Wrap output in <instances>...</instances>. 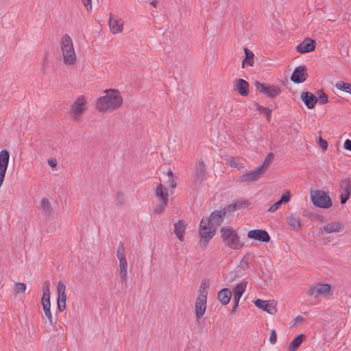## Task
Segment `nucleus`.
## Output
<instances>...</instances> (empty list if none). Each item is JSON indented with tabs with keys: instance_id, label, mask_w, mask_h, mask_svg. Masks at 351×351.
Wrapping results in <instances>:
<instances>
[{
	"instance_id": "f257e3e1",
	"label": "nucleus",
	"mask_w": 351,
	"mask_h": 351,
	"mask_svg": "<svg viewBox=\"0 0 351 351\" xmlns=\"http://www.w3.org/2000/svg\"><path fill=\"white\" fill-rule=\"evenodd\" d=\"M123 104V98L117 89H107L95 101V108L101 113H110L120 109Z\"/></svg>"
},
{
	"instance_id": "f03ea898",
	"label": "nucleus",
	"mask_w": 351,
	"mask_h": 351,
	"mask_svg": "<svg viewBox=\"0 0 351 351\" xmlns=\"http://www.w3.org/2000/svg\"><path fill=\"white\" fill-rule=\"evenodd\" d=\"M221 213L213 212L208 217L203 218L199 224L200 244L206 245L215 234L216 227L221 221Z\"/></svg>"
},
{
	"instance_id": "7ed1b4c3",
	"label": "nucleus",
	"mask_w": 351,
	"mask_h": 351,
	"mask_svg": "<svg viewBox=\"0 0 351 351\" xmlns=\"http://www.w3.org/2000/svg\"><path fill=\"white\" fill-rule=\"evenodd\" d=\"M59 47L63 64L66 66L76 64L77 57L72 38L68 34H63L59 40Z\"/></svg>"
},
{
	"instance_id": "20e7f679",
	"label": "nucleus",
	"mask_w": 351,
	"mask_h": 351,
	"mask_svg": "<svg viewBox=\"0 0 351 351\" xmlns=\"http://www.w3.org/2000/svg\"><path fill=\"white\" fill-rule=\"evenodd\" d=\"M221 237L224 245L232 250H239L244 245V242L232 227H222Z\"/></svg>"
},
{
	"instance_id": "39448f33",
	"label": "nucleus",
	"mask_w": 351,
	"mask_h": 351,
	"mask_svg": "<svg viewBox=\"0 0 351 351\" xmlns=\"http://www.w3.org/2000/svg\"><path fill=\"white\" fill-rule=\"evenodd\" d=\"M198 296L195 302V315L197 320L201 319L206 312L207 304V285L202 283L199 289Z\"/></svg>"
},
{
	"instance_id": "423d86ee",
	"label": "nucleus",
	"mask_w": 351,
	"mask_h": 351,
	"mask_svg": "<svg viewBox=\"0 0 351 351\" xmlns=\"http://www.w3.org/2000/svg\"><path fill=\"white\" fill-rule=\"evenodd\" d=\"M310 199L314 206L322 208H329L332 202L328 193L323 190H312Z\"/></svg>"
},
{
	"instance_id": "0eeeda50",
	"label": "nucleus",
	"mask_w": 351,
	"mask_h": 351,
	"mask_svg": "<svg viewBox=\"0 0 351 351\" xmlns=\"http://www.w3.org/2000/svg\"><path fill=\"white\" fill-rule=\"evenodd\" d=\"M88 108L87 98L84 95L77 96L69 109L70 116L74 119H79Z\"/></svg>"
},
{
	"instance_id": "6e6552de",
	"label": "nucleus",
	"mask_w": 351,
	"mask_h": 351,
	"mask_svg": "<svg viewBox=\"0 0 351 351\" xmlns=\"http://www.w3.org/2000/svg\"><path fill=\"white\" fill-rule=\"evenodd\" d=\"M154 193L159 201V203L154 208V212L161 213L165 210L167 205L168 191L165 186L161 183H158L155 187Z\"/></svg>"
},
{
	"instance_id": "1a4fd4ad",
	"label": "nucleus",
	"mask_w": 351,
	"mask_h": 351,
	"mask_svg": "<svg viewBox=\"0 0 351 351\" xmlns=\"http://www.w3.org/2000/svg\"><path fill=\"white\" fill-rule=\"evenodd\" d=\"M117 257L119 260V274L122 281H126L128 277V265L125 254V249L123 245H119L117 248Z\"/></svg>"
},
{
	"instance_id": "9d476101",
	"label": "nucleus",
	"mask_w": 351,
	"mask_h": 351,
	"mask_svg": "<svg viewBox=\"0 0 351 351\" xmlns=\"http://www.w3.org/2000/svg\"><path fill=\"white\" fill-rule=\"evenodd\" d=\"M263 170L262 167H256L252 171L239 174L237 177V182L240 184H249L256 182L263 176Z\"/></svg>"
},
{
	"instance_id": "9b49d317",
	"label": "nucleus",
	"mask_w": 351,
	"mask_h": 351,
	"mask_svg": "<svg viewBox=\"0 0 351 351\" xmlns=\"http://www.w3.org/2000/svg\"><path fill=\"white\" fill-rule=\"evenodd\" d=\"M249 265L247 261L242 259L240 261L238 265H237L232 270L228 271L226 274V280L228 283L233 282L237 278H241L245 274L246 270L248 269Z\"/></svg>"
},
{
	"instance_id": "f8f14e48",
	"label": "nucleus",
	"mask_w": 351,
	"mask_h": 351,
	"mask_svg": "<svg viewBox=\"0 0 351 351\" xmlns=\"http://www.w3.org/2000/svg\"><path fill=\"white\" fill-rule=\"evenodd\" d=\"M308 295L313 298L328 297L332 294L331 285L329 284L317 283L310 287Z\"/></svg>"
},
{
	"instance_id": "ddd939ff",
	"label": "nucleus",
	"mask_w": 351,
	"mask_h": 351,
	"mask_svg": "<svg viewBox=\"0 0 351 351\" xmlns=\"http://www.w3.org/2000/svg\"><path fill=\"white\" fill-rule=\"evenodd\" d=\"M124 20L116 14H110L108 27L110 32L114 35L123 33L124 30Z\"/></svg>"
},
{
	"instance_id": "4468645a",
	"label": "nucleus",
	"mask_w": 351,
	"mask_h": 351,
	"mask_svg": "<svg viewBox=\"0 0 351 351\" xmlns=\"http://www.w3.org/2000/svg\"><path fill=\"white\" fill-rule=\"evenodd\" d=\"M57 308L60 312H63L66 308L67 297L66 294V285L62 281L57 284Z\"/></svg>"
},
{
	"instance_id": "2eb2a0df",
	"label": "nucleus",
	"mask_w": 351,
	"mask_h": 351,
	"mask_svg": "<svg viewBox=\"0 0 351 351\" xmlns=\"http://www.w3.org/2000/svg\"><path fill=\"white\" fill-rule=\"evenodd\" d=\"M254 305L259 309L267 312L270 315H275L277 311V302L273 300H263L257 299L254 302Z\"/></svg>"
},
{
	"instance_id": "dca6fc26",
	"label": "nucleus",
	"mask_w": 351,
	"mask_h": 351,
	"mask_svg": "<svg viewBox=\"0 0 351 351\" xmlns=\"http://www.w3.org/2000/svg\"><path fill=\"white\" fill-rule=\"evenodd\" d=\"M255 86L258 91L267 97H276L280 93V89L278 87L259 82H255Z\"/></svg>"
},
{
	"instance_id": "f3484780",
	"label": "nucleus",
	"mask_w": 351,
	"mask_h": 351,
	"mask_svg": "<svg viewBox=\"0 0 351 351\" xmlns=\"http://www.w3.org/2000/svg\"><path fill=\"white\" fill-rule=\"evenodd\" d=\"M206 178L207 171L206 164L202 160L197 162V163L195 165L193 174L194 182L196 184H199L204 180H206Z\"/></svg>"
},
{
	"instance_id": "a211bd4d",
	"label": "nucleus",
	"mask_w": 351,
	"mask_h": 351,
	"mask_svg": "<svg viewBox=\"0 0 351 351\" xmlns=\"http://www.w3.org/2000/svg\"><path fill=\"white\" fill-rule=\"evenodd\" d=\"M10 161V154L7 150L0 152V188L1 187Z\"/></svg>"
},
{
	"instance_id": "6ab92c4d",
	"label": "nucleus",
	"mask_w": 351,
	"mask_h": 351,
	"mask_svg": "<svg viewBox=\"0 0 351 351\" xmlns=\"http://www.w3.org/2000/svg\"><path fill=\"white\" fill-rule=\"evenodd\" d=\"M247 237L250 239L260 242L267 243L270 241V237L268 232L266 230L261 229L251 230L248 231Z\"/></svg>"
},
{
	"instance_id": "aec40b11",
	"label": "nucleus",
	"mask_w": 351,
	"mask_h": 351,
	"mask_svg": "<svg viewBox=\"0 0 351 351\" xmlns=\"http://www.w3.org/2000/svg\"><path fill=\"white\" fill-rule=\"evenodd\" d=\"M287 225L290 230L299 231L302 227L301 217L297 213L289 214L286 219Z\"/></svg>"
},
{
	"instance_id": "412c9836",
	"label": "nucleus",
	"mask_w": 351,
	"mask_h": 351,
	"mask_svg": "<svg viewBox=\"0 0 351 351\" xmlns=\"http://www.w3.org/2000/svg\"><path fill=\"white\" fill-rule=\"evenodd\" d=\"M343 225L340 221L328 222L320 229L321 232L326 234L338 233L343 230Z\"/></svg>"
},
{
	"instance_id": "4be33fe9",
	"label": "nucleus",
	"mask_w": 351,
	"mask_h": 351,
	"mask_svg": "<svg viewBox=\"0 0 351 351\" xmlns=\"http://www.w3.org/2000/svg\"><path fill=\"white\" fill-rule=\"evenodd\" d=\"M307 69L304 66H300L295 69L291 76V80L295 83H302L306 80Z\"/></svg>"
},
{
	"instance_id": "5701e85b",
	"label": "nucleus",
	"mask_w": 351,
	"mask_h": 351,
	"mask_svg": "<svg viewBox=\"0 0 351 351\" xmlns=\"http://www.w3.org/2000/svg\"><path fill=\"white\" fill-rule=\"evenodd\" d=\"M291 197V194L290 191L287 190L283 193L280 199L271 204L269 208L267 209V212L270 213H274L276 212L283 204H288Z\"/></svg>"
},
{
	"instance_id": "b1692460",
	"label": "nucleus",
	"mask_w": 351,
	"mask_h": 351,
	"mask_svg": "<svg viewBox=\"0 0 351 351\" xmlns=\"http://www.w3.org/2000/svg\"><path fill=\"white\" fill-rule=\"evenodd\" d=\"M315 48V41L311 38H306L296 47L295 49L300 53H305L314 51Z\"/></svg>"
},
{
	"instance_id": "393cba45",
	"label": "nucleus",
	"mask_w": 351,
	"mask_h": 351,
	"mask_svg": "<svg viewBox=\"0 0 351 351\" xmlns=\"http://www.w3.org/2000/svg\"><path fill=\"white\" fill-rule=\"evenodd\" d=\"M351 194V183L349 180H343L341 184L340 199L341 204H345Z\"/></svg>"
},
{
	"instance_id": "a878e982",
	"label": "nucleus",
	"mask_w": 351,
	"mask_h": 351,
	"mask_svg": "<svg viewBox=\"0 0 351 351\" xmlns=\"http://www.w3.org/2000/svg\"><path fill=\"white\" fill-rule=\"evenodd\" d=\"M234 90L241 95L247 96L249 93V84L243 79H239L234 82Z\"/></svg>"
},
{
	"instance_id": "bb28decb",
	"label": "nucleus",
	"mask_w": 351,
	"mask_h": 351,
	"mask_svg": "<svg viewBox=\"0 0 351 351\" xmlns=\"http://www.w3.org/2000/svg\"><path fill=\"white\" fill-rule=\"evenodd\" d=\"M247 282L245 280H243L241 282L238 283L232 290L233 292V300H241L242 295L245 291L247 287Z\"/></svg>"
},
{
	"instance_id": "cd10ccee",
	"label": "nucleus",
	"mask_w": 351,
	"mask_h": 351,
	"mask_svg": "<svg viewBox=\"0 0 351 351\" xmlns=\"http://www.w3.org/2000/svg\"><path fill=\"white\" fill-rule=\"evenodd\" d=\"M225 160L226 165L230 168L242 170L245 167V165L238 158L229 156L225 158Z\"/></svg>"
},
{
	"instance_id": "c85d7f7f",
	"label": "nucleus",
	"mask_w": 351,
	"mask_h": 351,
	"mask_svg": "<svg viewBox=\"0 0 351 351\" xmlns=\"http://www.w3.org/2000/svg\"><path fill=\"white\" fill-rule=\"evenodd\" d=\"M173 231L180 241H184V233L186 231V224L184 221L179 220L174 224Z\"/></svg>"
},
{
	"instance_id": "c756f323",
	"label": "nucleus",
	"mask_w": 351,
	"mask_h": 351,
	"mask_svg": "<svg viewBox=\"0 0 351 351\" xmlns=\"http://www.w3.org/2000/svg\"><path fill=\"white\" fill-rule=\"evenodd\" d=\"M231 297L232 292L228 288L222 289L219 291L217 294V299L219 302L223 305L228 304L230 301Z\"/></svg>"
},
{
	"instance_id": "7c9ffc66",
	"label": "nucleus",
	"mask_w": 351,
	"mask_h": 351,
	"mask_svg": "<svg viewBox=\"0 0 351 351\" xmlns=\"http://www.w3.org/2000/svg\"><path fill=\"white\" fill-rule=\"evenodd\" d=\"M301 99L307 106L308 108H313L316 102L317 99L312 93L308 92H303L301 93Z\"/></svg>"
},
{
	"instance_id": "2f4dec72",
	"label": "nucleus",
	"mask_w": 351,
	"mask_h": 351,
	"mask_svg": "<svg viewBox=\"0 0 351 351\" xmlns=\"http://www.w3.org/2000/svg\"><path fill=\"white\" fill-rule=\"evenodd\" d=\"M40 209L43 214L49 216L53 213V208L49 199L43 197L40 202Z\"/></svg>"
},
{
	"instance_id": "473e14b6",
	"label": "nucleus",
	"mask_w": 351,
	"mask_h": 351,
	"mask_svg": "<svg viewBox=\"0 0 351 351\" xmlns=\"http://www.w3.org/2000/svg\"><path fill=\"white\" fill-rule=\"evenodd\" d=\"M49 286H50V282L49 280H45L43 282V297L41 299V304L51 303L50 302Z\"/></svg>"
},
{
	"instance_id": "72a5a7b5",
	"label": "nucleus",
	"mask_w": 351,
	"mask_h": 351,
	"mask_svg": "<svg viewBox=\"0 0 351 351\" xmlns=\"http://www.w3.org/2000/svg\"><path fill=\"white\" fill-rule=\"evenodd\" d=\"M45 317L49 322V324L52 326L54 324V319L51 311V303L41 304Z\"/></svg>"
},
{
	"instance_id": "f704fd0d",
	"label": "nucleus",
	"mask_w": 351,
	"mask_h": 351,
	"mask_svg": "<svg viewBox=\"0 0 351 351\" xmlns=\"http://www.w3.org/2000/svg\"><path fill=\"white\" fill-rule=\"evenodd\" d=\"M27 286L23 282H18L14 285L13 291L15 297L24 294L26 291Z\"/></svg>"
},
{
	"instance_id": "c9c22d12",
	"label": "nucleus",
	"mask_w": 351,
	"mask_h": 351,
	"mask_svg": "<svg viewBox=\"0 0 351 351\" xmlns=\"http://www.w3.org/2000/svg\"><path fill=\"white\" fill-rule=\"evenodd\" d=\"M304 338V335H298L295 338H294L289 346V351H295L302 344Z\"/></svg>"
},
{
	"instance_id": "e433bc0d",
	"label": "nucleus",
	"mask_w": 351,
	"mask_h": 351,
	"mask_svg": "<svg viewBox=\"0 0 351 351\" xmlns=\"http://www.w3.org/2000/svg\"><path fill=\"white\" fill-rule=\"evenodd\" d=\"M250 205V202L247 199H239L234 202L232 204L228 206L229 210L232 209H240L241 208H246Z\"/></svg>"
},
{
	"instance_id": "4c0bfd02",
	"label": "nucleus",
	"mask_w": 351,
	"mask_h": 351,
	"mask_svg": "<svg viewBox=\"0 0 351 351\" xmlns=\"http://www.w3.org/2000/svg\"><path fill=\"white\" fill-rule=\"evenodd\" d=\"M244 52L245 58L243 61L242 66L244 67L245 64L252 66L254 64V53L247 48L244 49Z\"/></svg>"
},
{
	"instance_id": "58836bf2",
	"label": "nucleus",
	"mask_w": 351,
	"mask_h": 351,
	"mask_svg": "<svg viewBox=\"0 0 351 351\" xmlns=\"http://www.w3.org/2000/svg\"><path fill=\"white\" fill-rule=\"evenodd\" d=\"M335 87L338 90L344 91L351 95V84L349 83H346L343 81H339L336 83Z\"/></svg>"
},
{
	"instance_id": "ea45409f",
	"label": "nucleus",
	"mask_w": 351,
	"mask_h": 351,
	"mask_svg": "<svg viewBox=\"0 0 351 351\" xmlns=\"http://www.w3.org/2000/svg\"><path fill=\"white\" fill-rule=\"evenodd\" d=\"M167 183L169 185V186L171 189H174L176 186V178L171 169H169L167 171Z\"/></svg>"
},
{
	"instance_id": "a19ab883",
	"label": "nucleus",
	"mask_w": 351,
	"mask_h": 351,
	"mask_svg": "<svg viewBox=\"0 0 351 351\" xmlns=\"http://www.w3.org/2000/svg\"><path fill=\"white\" fill-rule=\"evenodd\" d=\"M256 110L266 116L268 121L270 120L271 116V110L267 108L260 106L257 104H255Z\"/></svg>"
},
{
	"instance_id": "79ce46f5",
	"label": "nucleus",
	"mask_w": 351,
	"mask_h": 351,
	"mask_svg": "<svg viewBox=\"0 0 351 351\" xmlns=\"http://www.w3.org/2000/svg\"><path fill=\"white\" fill-rule=\"evenodd\" d=\"M316 99L317 101L320 104H326L328 102V97L327 95L322 91L318 93V96Z\"/></svg>"
},
{
	"instance_id": "37998d69",
	"label": "nucleus",
	"mask_w": 351,
	"mask_h": 351,
	"mask_svg": "<svg viewBox=\"0 0 351 351\" xmlns=\"http://www.w3.org/2000/svg\"><path fill=\"white\" fill-rule=\"evenodd\" d=\"M317 143L323 151H326L327 149L328 146V142L323 139L322 136H319L317 138Z\"/></svg>"
},
{
	"instance_id": "c03bdc74",
	"label": "nucleus",
	"mask_w": 351,
	"mask_h": 351,
	"mask_svg": "<svg viewBox=\"0 0 351 351\" xmlns=\"http://www.w3.org/2000/svg\"><path fill=\"white\" fill-rule=\"evenodd\" d=\"M86 10L91 12L93 9L92 0H81Z\"/></svg>"
},
{
	"instance_id": "a18cd8bd",
	"label": "nucleus",
	"mask_w": 351,
	"mask_h": 351,
	"mask_svg": "<svg viewBox=\"0 0 351 351\" xmlns=\"http://www.w3.org/2000/svg\"><path fill=\"white\" fill-rule=\"evenodd\" d=\"M271 159L269 158H266L263 162V163L258 166V167H262L263 169V174H265L266 169H267L268 166L269 165L271 162Z\"/></svg>"
},
{
	"instance_id": "49530a36",
	"label": "nucleus",
	"mask_w": 351,
	"mask_h": 351,
	"mask_svg": "<svg viewBox=\"0 0 351 351\" xmlns=\"http://www.w3.org/2000/svg\"><path fill=\"white\" fill-rule=\"evenodd\" d=\"M277 341V335L276 332L274 329H273L271 332V335L269 337V342L271 344L274 345Z\"/></svg>"
},
{
	"instance_id": "de8ad7c7",
	"label": "nucleus",
	"mask_w": 351,
	"mask_h": 351,
	"mask_svg": "<svg viewBox=\"0 0 351 351\" xmlns=\"http://www.w3.org/2000/svg\"><path fill=\"white\" fill-rule=\"evenodd\" d=\"M47 163L52 169H56L58 164L57 160L56 158L48 159Z\"/></svg>"
},
{
	"instance_id": "09e8293b",
	"label": "nucleus",
	"mask_w": 351,
	"mask_h": 351,
	"mask_svg": "<svg viewBox=\"0 0 351 351\" xmlns=\"http://www.w3.org/2000/svg\"><path fill=\"white\" fill-rule=\"evenodd\" d=\"M343 147L346 149L351 151V140H346V141L344 142Z\"/></svg>"
},
{
	"instance_id": "8fccbe9b",
	"label": "nucleus",
	"mask_w": 351,
	"mask_h": 351,
	"mask_svg": "<svg viewBox=\"0 0 351 351\" xmlns=\"http://www.w3.org/2000/svg\"><path fill=\"white\" fill-rule=\"evenodd\" d=\"M294 324H301L304 322V317L302 316H297L294 320Z\"/></svg>"
},
{
	"instance_id": "3c124183",
	"label": "nucleus",
	"mask_w": 351,
	"mask_h": 351,
	"mask_svg": "<svg viewBox=\"0 0 351 351\" xmlns=\"http://www.w3.org/2000/svg\"><path fill=\"white\" fill-rule=\"evenodd\" d=\"M240 300H234V306H233V308H232V311H234L238 306H239V302Z\"/></svg>"
},
{
	"instance_id": "603ef678",
	"label": "nucleus",
	"mask_w": 351,
	"mask_h": 351,
	"mask_svg": "<svg viewBox=\"0 0 351 351\" xmlns=\"http://www.w3.org/2000/svg\"><path fill=\"white\" fill-rule=\"evenodd\" d=\"M157 2L156 1H153L151 2V5L154 7H156Z\"/></svg>"
}]
</instances>
